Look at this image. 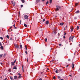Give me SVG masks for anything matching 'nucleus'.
<instances>
[{
    "label": "nucleus",
    "mask_w": 80,
    "mask_h": 80,
    "mask_svg": "<svg viewBox=\"0 0 80 80\" xmlns=\"http://www.w3.org/2000/svg\"><path fill=\"white\" fill-rule=\"evenodd\" d=\"M21 1H22V3H25V0H20Z\"/></svg>",
    "instance_id": "12"
},
{
    "label": "nucleus",
    "mask_w": 80,
    "mask_h": 80,
    "mask_svg": "<svg viewBox=\"0 0 80 80\" xmlns=\"http://www.w3.org/2000/svg\"><path fill=\"white\" fill-rule=\"evenodd\" d=\"M25 53L27 55H28V52H27V51H25Z\"/></svg>",
    "instance_id": "26"
},
{
    "label": "nucleus",
    "mask_w": 80,
    "mask_h": 80,
    "mask_svg": "<svg viewBox=\"0 0 80 80\" xmlns=\"http://www.w3.org/2000/svg\"><path fill=\"white\" fill-rule=\"evenodd\" d=\"M24 26L25 27H27V25L25 24H24Z\"/></svg>",
    "instance_id": "21"
},
{
    "label": "nucleus",
    "mask_w": 80,
    "mask_h": 80,
    "mask_svg": "<svg viewBox=\"0 0 80 80\" xmlns=\"http://www.w3.org/2000/svg\"><path fill=\"white\" fill-rule=\"evenodd\" d=\"M56 73H58V70H57L56 71H55Z\"/></svg>",
    "instance_id": "17"
},
{
    "label": "nucleus",
    "mask_w": 80,
    "mask_h": 80,
    "mask_svg": "<svg viewBox=\"0 0 80 80\" xmlns=\"http://www.w3.org/2000/svg\"><path fill=\"white\" fill-rule=\"evenodd\" d=\"M6 37L8 38V39L9 38V36H8V35H7L6 36Z\"/></svg>",
    "instance_id": "24"
},
{
    "label": "nucleus",
    "mask_w": 80,
    "mask_h": 80,
    "mask_svg": "<svg viewBox=\"0 0 80 80\" xmlns=\"http://www.w3.org/2000/svg\"><path fill=\"white\" fill-rule=\"evenodd\" d=\"M11 63H12V65L13 66V65H15L14 64V63H14L13 62H12Z\"/></svg>",
    "instance_id": "14"
},
{
    "label": "nucleus",
    "mask_w": 80,
    "mask_h": 80,
    "mask_svg": "<svg viewBox=\"0 0 80 80\" xmlns=\"http://www.w3.org/2000/svg\"><path fill=\"white\" fill-rule=\"evenodd\" d=\"M12 3H14V2H13V1H12Z\"/></svg>",
    "instance_id": "58"
},
{
    "label": "nucleus",
    "mask_w": 80,
    "mask_h": 80,
    "mask_svg": "<svg viewBox=\"0 0 80 80\" xmlns=\"http://www.w3.org/2000/svg\"><path fill=\"white\" fill-rule=\"evenodd\" d=\"M52 0H50V3H52Z\"/></svg>",
    "instance_id": "27"
},
{
    "label": "nucleus",
    "mask_w": 80,
    "mask_h": 80,
    "mask_svg": "<svg viewBox=\"0 0 80 80\" xmlns=\"http://www.w3.org/2000/svg\"><path fill=\"white\" fill-rule=\"evenodd\" d=\"M15 62H16V60H15L14 62H13L14 63H15Z\"/></svg>",
    "instance_id": "43"
},
{
    "label": "nucleus",
    "mask_w": 80,
    "mask_h": 80,
    "mask_svg": "<svg viewBox=\"0 0 80 80\" xmlns=\"http://www.w3.org/2000/svg\"><path fill=\"white\" fill-rule=\"evenodd\" d=\"M39 80H42V79H41V78H40Z\"/></svg>",
    "instance_id": "51"
},
{
    "label": "nucleus",
    "mask_w": 80,
    "mask_h": 80,
    "mask_svg": "<svg viewBox=\"0 0 80 80\" xmlns=\"http://www.w3.org/2000/svg\"><path fill=\"white\" fill-rule=\"evenodd\" d=\"M57 32H55V31H54V34H56Z\"/></svg>",
    "instance_id": "36"
},
{
    "label": "nucleus",
    "mask_w": 80,
    "mask_h": 80,
    "mask_svg": "<svg viewBox=\"0 0 80 80\" xmlns=\"http://www.w3.org/2000/svg\"><path fill=\"white\" fill-rule=\"evenodd\" d=\"M18 75H20V73H18Z\"/></svg>",
    "instance_id": "47"
},
{
    "label": "nucleus",
    "mask_w": 80,
    "mask_h": 80,
    "mask_svg": "<svg viewBox=\"0 0 80 80\" xmlns=\"http://www.w3.org/2000/svg\"><path fill=\"white\" fill-rule=\"evenodd\" d=\"M66 28L67 29V26H66Z\"/></svg>",
    "instance_id": "56"
},
{
    "label": "nucleus",
    "mask_w": 80,
    "mask_h": 80,
    "mask_svg": "<svg viewBox=\"0 0 80 80\" xmlns=\"http://www.w3.org/2000/svg\"><path fill=\"white\" fill-rule=\"evenodd\" d=\"M12 40V38H10V40Z\"/></svg>",
    "instance_id": "49"
},
{
    "label": "nucleus",
    "mask_w": 80,
    "mask_h": 80,
    "mask_svg": "<svg viewBox=\"0 0 80 80\" xmlns=\"http://www.w3.org/2000/svg\"><path fill=\"white\" fill-rule=\"evenodd\" d=\"M2 44L1 43V42H0V46H2Z\"/></svg>",
    "instance_id": "38"
},
{
    "label": "nucleus",
    "mask_w": 80,
    "mask_h": 80,
    "mask_svg": "<svg viewBox=\"0 0 80 80\" xmlns=\"http://www.w3.org/2000/svg\"><path fill=\"white\" fill-rule=\"evenodd\" d=\"M22 70L23 71V66H22Z\"/></svg>",
    "instance_id": "50"
},
{
    "label": "nucleus",
    "mask_w": 80,
    "mask_h": 80,
    "mask_svg": "<svg viewBox=\"0 0 80 80\" xmlns=\"http://www.w3.org/2000/svg\"><path fill=\"white\" fill-rule=\"evenodd\" d=\"M54 31H55V32H57V30L56 29H55Z\"/></svg>",
    "instance_id": "40"
},
{
    "label": "nucleus",
    "mask_w": 80,
    "mask_h": 80,
    "mask_svg": "<svg viewBox=\"0 0 80 80\" xmlns=\"http://www.w3.org/2000/svg\"><path fill=\"white\" fill-rule=\"evenodd\" d=\"M74 20H76V19H77V17H74Z\"/></svg>",
    "instance_id": "34"
},
{
    "label": "nucleus",
    "mask_w": 80,
    "mask_h": 80,
    "mask_svg": "<svg viewBox=\"0 0 80 80\" xmlns=\"http://www.w3.org/2000/svg\"><path fill=\"white\" fill-rule=\"evenodd\" d=\"M36 2L38 3L40 2V0H36Z\"/></svg>",
    "instance_id": "18"
},
{
    "label": "nucleus",
    "mask_w": 80,
    "mask_h": 80,
    "mask_svg": "<svg viewBox=\"0 0 80 80\" xmlns=\"http://www.w3.org/2000/svg\"><path fill=\"white\" fill-rule=\"evenodd\" d=\"M1 49H2L3 50V46H1Z\"/></svg>",
    "instance_id": "25"
},
{
    "label": "nucleus",
    "mask_w": 80,
    "mask_h": 80,
    "mask_svg": "<svg viewBox=\"0 0 80 80\" xmlns=\"http://www.w3.org/2000/svg\"><path fill=\"white\" fill-rule=\"evenodd\" d=\"M17 67H16V66H14L13 68V69H17Z\"/></svg>",
    "instance_id": "16"
},
{
    "label": "nucleus",
    "mask_w": 80,
    "mask_h": 80,
    "mask_svg": "<svg viewBox=\"0 0 80 80\" xmlns=\"http://www.w3.org/2000/svg\"><path fill=\"white\" fill-rule=\"evenodd\" d=\"M20 24H21V23H22V21L21 20H20Z\"/></svg>",
    "instance_id": "46"
},
{
    "label": "nucleus",
    "mask_w": 80,
    "mask_h": 80,
    "mask_svg": "<svg viewBox=\"0 0 80 80\" xmlns=\"http://www.w3.org/2000/svg\"><path fill=\"white\" fill-rule=\"evenodd\" d=\"M65 28H66V27H65L64 30H65Z\"/></svg>",
    "instance_id": "52"
},
{
    "label": "nucleus",
    "mask_w": 80,
    "mask_h": 80,
    "mask_svg": "<svg viewBox=\"0 0 80 80\" xmlns=\"http://www.w3.org/2000/svg\"><path fill=\"white\" fill-rule=\"evenodd\" d=\"M64 24V23H60L59 24V25H63Z\"/></svg>",
    "instance_id": "20"
},
{
    "label": "nucleus",
    "mask_w": 80,
    "mask_h": 80,
    "mask_svg": "<svg viewBox=\"0 0 80 80\" xmlns=\"http://www.w3.org/2000/svg\"><path fill=\"white\" fill-rule=\"evenodd\" d=\"M78 2L76 3L75 4V7H77L78 5Z\"/></svg>",
    "instance_id": "11"
},
{
    "label": "nucleus",
    "mask_w": 80,
    "mask_h": 80,
    "mask_svg": "<svg viewBox=\"0 0 80 80\" xmlns=\"http://www.w3.org/2000/svg\"><path fill=\"white\" fill-rule=\"evenodd\" d=\"M14 79H15V80H17V76H14Z\"/></svg>",
    "instance_id": "4"
},
{
    "label": "nucleus",
    "mask_w": 80,
    "mask_h": 80,
    "mask_svg": "<svg viewBox=\"0 0 80 80\" xmlns=\"http://www.w3.org/2000/svg\"><path fill=\"white\" fill-rule=\"evenodd\" d=\"M66 34H67V33H64V35H66Z\"/></svg>",
    "instance_id": "54"
},
{
    "label": "nucleus",
    "mask_w": 80,
    "mask_h": 80,
    "mask_svg": "<svg viewBox=\"0 0 80 80\" xmlns=\"http://www.w3.org/2000/svg\"><path fill=\"white\" fill-rule=\"evenodd\" d=\"M26 50H27V47L26 48Z\"/></svg>",
    "instance_id": "48"
},
{
    "label": "nucleus",
    "mask_w": 80,
    "mask_h": 80,
    "mask_svg": "<svg viewBox=\"0 0 80 80\" xmlns=\"http://www.w3.org/2000/svg\"><path fill=\"white\" fill-rule=\"evenodd\" d=\"M75 13H79L80 12L79 11H76L75 12Z\"/></svg>",
    "instance_id": "15"
},
{
    "label": "nucleus",
    "mask_w": 80,
    "mask_h": 80,
    "mask_svg": "<svg viewBox=\"0 0 80 80\" xmlns=\"http://www.w3.org/2000/svg\"><path fill=\"white\" fill-rule=\"evenodd\" d=\"M23 7V5H21V7L22 8V7Z\"/></svg>",
    "instance_id": "39"
},
{
    "label": "nucleus",
    "mask_w": 80,
    "mask_h": 80,
    "mask_svg": "<svg viewBox=\"0 0 80 80\" xmlns=\"http://www.w3.org/2000/svg\"><path fill=\"white\" fill-rule=\"evenodd\" d=\"M43 2H45V0H42Z\"/></svg>",
    "instance_id": "61"
},
{
    "label": "nucleus",
    "mask_w": 80,
    "mask_h": 80,
    "mask_svg": "<svg viewBox=\"0 0 80 80\" xmlns=\"http://www.w3.org/2000/svg\"><path fill=\"white\" fill-rule=\"evenodd\" d=\"M19 48L20 49H22V44H21L20 45Z\"/></svg>",
    "instance_id": "9"
},
{
    "label": "nucleus",
    "mask_w": 80,
    "mask_h": 80,
    "mask_svg": "<svg viewBox=\"0 0 80 80\" xmlns=\"http://www.w3.org/2000/svg\"><path fill=\"white\" fill-rule=\"evenodd\" d=\"M62 45V44H59V46H60H60H61Z\"/></svg>",
    "instance_id": "41"
},
{
    "label": "nucleus",
    "mask_w": 80,
    "mask_h": 80,
    "mask_svg": "<svg viewBox=\"0 0 80 80\" xmlns=\"http://www.w3.org/2000/svg\"><path fill=\"white\" fill-rule=\"evenodd\" d=\"M9 72H11V71L10 70V69H9L8 70Z\"/></svg>",
    "instance_id": "35"
},
{
    "label": "nucleus",
    "mask_w": 80,
    "mask_h": 80,
    "mask_svg": "<svg viewBox=\"0 0 80 80\" xmlns=\"http://www.w3.org/2000/svg\"><path fill=\"white\" fill-rule=\"evenodd\" d=\"M72 68H74V64L73 63H72Z\"/></svg>",
    "instance_id": "8"
},
{
    "label": "nucleus",
    "mask_w": 80,
    "mask_h": 80,
    "mask_svg": "<svg viewBox=\"0 0 80 80\" xmlns=\"http://www.w3.org/2000/svg\"><path fill=\"white\" fill-rule=\"evenodd\" d=\"M14 46L16 48H19V46L18 45V44H14Z\"/></svg>",
    "instance_id": "2"
},
{
    "label": "nucleus",
    "mask_w": 80,
    "mask_h": 80,
    "mask_svg": "<svg viewBox=\"0 0 80 80\" xmlns=\"http://www.w3.org/2000/svg\"><path fill=\"white\" fill-rule=\"evenodd\" d=\"M68 61H70V60H71L70 59H68Z\"/></svg>",
    "instance_id": "44"
},
{
    "label": "nucleus",
    "mask_w": 80,
    "mask_h": 80,
    "mask_svg": "<svg viewBox=\"0 0 80 80\" xmlns=\"http://www.w3.org/2000/svg\"><path fill=\"white\" fill-rule=\"evenodd\" d=\"M14 28H15V29H17V27H15V24H14Z\"/></svg>",
    "instance_id": "31"
},
{
    "label": "nucleus",
    "mask_w": 80,
    "mask_h": 80,
    "mask_svg": "<svg viewBox=\"0 0 80 80\" xmlns=\"http://www.w3.org/2000/svg\"><path fill=\"white\" fill-rule=\"evenodd\" d=\"M7 78H6L4 80H7Z\"/></svg>",
    "instance_id": "55"
},
{
    "label": "nucleus",
    "mask_w": 80,
    "mask_h": 80,
    "mask_svg": "<svg viewBox=\"0 0 80 80\" xmlns=\"http://www.w3.org/2000/svg\"><path fill=\"white\" fill-rule=\"evenodd\" d=\"M53 79H55V78H55V77L54 76L53 77Z\"/></svg>",
    "instance_id": "37"
},
{
    "label": "nucleus",
    "mask_w": 80,
    "mask_h": 80,
    "mask_svg": "<svg viewBox=\"0 0 80 80\" xmlns=\"http://www.w3.org/2000/svg\"><path fill=\"white\" fill-rule=\"evenodd\" d=\"M12 28V27H10V29H11V28Z\"/></svg>",
    "instance_id": "59"
},
{
    "label": "nucleus",
    "mask_w": 80,
    "mask_h": 80,
    "mask_svg": "<svg viewBox=\"0 0 80 80\" xmlns=\"http://www.w3.org/2000/svg\"><path fill=\"white\" fill-rule=\"evenodd\" d=\"M10 78L11 80H13V77L12 76H10Z\"/></svg>",
    "instance_id": "7"
},
{
    "label": "nucleus",
    "mask_w": 80,
    "mask_h": 80,
    "mask_svg": "<svg viewBox=\"0 0 80 80\" xmlns=\"http://www.w3.org/2000/svg\"><path fill=\"white\" fill-rule=\"evenodd\" d=\"M45 42H47V38H46L45 39Z\"/></svg>",
    "instance_id": "30"
},
{
    "label": "nucleus",
    "mask_w": 80,
    "mask_h": 80,
    "mask_svg": "<svg viewBox=\"0 0 80 80\" xmlns=\"http://www.w3.org/2000/svg\"><path fill=\"white\" fill-rule=\"evenodd\" d=\"M74 36H73L71 38V40L72 41H73V38H74Z\"/></svg>",
    "instance_id": "10"
},
{
    "label": "nucleus",
    "mask_w": 80,
    "mask_h": 80,
    "mask_svg": "<svg viewBox=\"0 0 80 80\" xmlns=\"http://www.w3.org/2000/svg\"><path fill=\"white\" fill-rule=\"evenodd\" d=\"M58 78L59 80H61V77H60V76H58Z\"/></svg>",
    "instance_id": "13"
},
{
    "label": "nucleus",
    "mask_w": 80,
    "mask_h": 80,
    "mask_svg": "<svg viewBox=\"0 0 80 80\" xmlns=\"http://www.w3.org/2000/svg\"><path fill=\"white\" fill-rule=\"evenodd\" d=\"M0 63V64H1V65H2V64H3V63Z\"/></svg>",
    "instance_id": "57"
},
{
    "label": "nucleus",
    "mask_w": 80,
    "mask_h": 80,
    "mask_svg": "<svg viewBox=\"0 0 80 80\" xmlns=\"http://www.w3.org/2000/svg\"><path fill=\"white\" fill-rule=\"evenodd\" d=\"M49 3L48 1H47L46 3V5H48Z\"/></svg>",
    "instance_id": "22"
},
{
    "label": "nucleus",
    "mask_w": 80,
    "mask_h": 80,
    "mask_svg": "<svg viewBox=\"0 0 80 80\" xmlns=\"http://www.w3.org/2000/svg\"><path fill=\"white\" fill-rule=\"evenodd\" d=\"M10 75H13V74L12 73H10Z\"/></svg>",
    "instance_id": "63"
},
{
    "label": "nucleus",
    "mask_w": 80,
    "mask_h": 80,
    "mask_svg": "<svg viewBox=\"0 0 80 80\" xmlns=\"http://www.w3.org/2000/svg\"><path fill=\"white\" fill-rule=\"evenodd\" d=\"M69 76H70V77H72V75H69Z\"/></svg>",
    "instance_id": "60"
},
{
    "label": "nucleus",
    "mask_w": 80,
    "mask_h": 80,
    "mask_svg": "<svg viewBox=\"0 0 80 80\" xmlns=\"http://www.w3.org/2000/svg\"><path fill=\"white\" fill-rule=\"evenodd\" d=\"M12 5H13V6H15V3L12 2Z\"/></svg>",
    "instance_id": "32"
},
{
    "label": "nucleus",
    "mask_w": 80,
    "mask_h": 80,
    "mask_svg": "<svg viewBox=\"0 0 80 80\" xmlns=\"http://www.w3.org/2000/svg\"><path fill=\"white\" fill-rule=\"evenodd\" d=\"M2 55H3L1 54L0 55V58H2Z\"/></svg>",
    "instance_id": "29"
},
{
    "label": "nucleus",
    "mask_w": 80,
    "mask_h": 80,
    "mask_svg": "<svg viewBox=\"0 0 80 80\" xmlns=\"http://www.w3.org/2000/svg\"><path fill=\"white\" fill-rule=\"evenodd\" d=\"M43 22H45V18L43 19L42 20Z\"/></svg>",
    "instance_id": "33"
},
{
    "label": "nucleus",
    "mask_w": 80,
    "mask_h": 80,
    "mask_svg": "<svg viewBox=\"0 0 80 80\" xmlns=\"http://www.w3.org/2000/svg\"><path fill=\"white\" fill-rule=\"evenodd\" d=\"M79 29V27L78 26L77 28V29L78 30Z\"/></svg>",
    "instance_id": "23"
},
{
    "label": "nucleus",
    "mask_w": 80,
    "mask_h": 80,
    "mask_svg": "<svg viewBox=\"0 0 80 80\" xmlns=\"http://www.w3.org/2000/svg\"><path fill=\"white\" fill-rule=\"evenodd\" d=\"M24 17L25 19H26V20H27V19H28V16L27 15H25L24 16Z\"/></svg>",
    "instance_id": "3"
},
{
    "label": "nucleus",
    "mask_w": 80,
    "mask_h": 80,
    "mask_svg": "<svg viewBox=\"0 0 80 80\" xmlns=\"http://www.w3.org/2000/svg\"><path fill=\"white\" fill-rule=\"evenodd\" d=\"M25 48H26V47H27V46H26V45H25Z\"/></svg>",
    "instance_id": "64"
},
{
    "label": "nucleus",
    "mask_w": 80,
    "mask_h": 80,
    "mask_svg": "<svg viewBox=\"0 0 80 80\" xmlns=\"http://www.w3.org/2000/svg\"><path fill=\"white\" fill-rule=\"evenodd\" d=\"M46 23L47 25H48V23H49V22L48 21H47L46 22Z\"/></svg>",
    "instance_id": "5"
},
{
    "label": "nucleus",
    "mask_w": 80,
    "mask_h": 80,
    "mask_svg": "<svg viewBox=\"0 0 80 80\" xmlns=\"http://www.w3.org/2000/svg\"><path fill=\"white\" fill-rule=\"evenodd\" d=\"M56 8L55 9V11H58L61 8V7L58 5L56 6Z\"/></svg>",
    "instance_id": "1"
},
{
    "label": "nucleus",
    "mask_w": 80,
    "mask_h": 80,
    "mask_svg": "<svg viewBox=\"0 0 80 80\" xmlns=\"http://www.w3.org/2000/svg\"><path fill=\"white\" fill-rule=\"evenodd\" d=\"M0 38L1 40H3V38H2V37H0Z\"/></svg>",
    "instance_id": "28"
},
{
    "label": "nucleus",
    "mask_w": 80,
    "mask_h": 80,
    "mask_svg": "<svg viewBox=\"0 0 80 80\" xmlns=\"http://www.w3.org/2000/svg\"><path fill=\"white\" fill-rule=\"evenodd\" d=\"M22 78V76L19 75L18 77V78Z\"/></svg>",
    "instance_id": "19"
},
{
    "label": "nucleus",
    "mask_w": 80,
    "mask_h": 80,
    "mask_svg": "<svg viewBox=\"0 0 80 80\" xmlns=\"http://www.w3.org/2000/svg\"><path fill=\"white\" fill-rule=\"evenodd\" d=\"M70 29L71 30V32H73V28L72 27L71 28H70Z\"/></svg>",
    "instance_id": "6"
},
{
    "label": "nucleus",
    "mask_w": 80,
    "mask_h": 80,
    "mask_svg": "<svg viewBox=\"0 0 80 80\" xmlns=\"http://www.w3.org/2000/svg\"><path fill=\"white\" fill-rule=\"evenodd\" d=\"M5 55H6L5 54H4L3 55V57H5Z\"/></svg>",
    "instance_id": "42"
},
{
    "label": "nucleus",
    "mask_w": 80,
    "mask_h": 80,
    "mask_svg": "<svg viewBox=\"0 0 80 80\" xmlns=\"http://www.w3.org/2000/svg\"><path fill=\"white\" fill-rule=\"evenodd\" d=\"M63 38H65V36H63Z\"/></svg>",
    "instance_id": "62"
},
{
    "label": "nucleus",
    "mask_w": 80,
    "mask_h": 80,
    "mask_svg": "<svg viewBox=\"0 0 80 80\" xmlns=\"http://www.w3.org/2000/svg\"><path fill=\"white\" fill-rule=\"evenodd\" d=\"M69 40H71V37L69 38Z\"/></svg>",
    "instance_id": "45"
},
{
    "label": "nucleus",
    "mask_w": 80,
    "mask_h": 80,
    "mask_svg": "<svg viewBox=\"0 0 80 80\" xmlns=\"http://www.w3.org/2000/svg\"><path fill=\"white\" fill-rule=\"evenodd\" d=\"M68 66H69L68 65H67L66 66V67H68Z\"/></svg>",
    "instance_id": "53"
}]
</instances>
